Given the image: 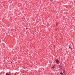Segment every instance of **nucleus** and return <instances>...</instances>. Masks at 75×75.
<instances>
[{
    "instance_id": "nucleus-1",
    "label": "nucleus",
    "mask_w": 75,
    "mask_h": 75,
    "mask_svg": "<svg viewBox=\"0 0 75 75\" xmlns=\"http://www.w3.org/2000/svg\"><path fill=\"white\" fill-rule=\"evenodd\" d=\"M59 68L60 69H62V66L61 64L60 65H59Z\"/></svg>"
},
{
    "instance_id": "nucleus-2",
    "label": "nucleus",
    "mask_w": 75,
    "mask_h": 75,
    "mask_svg": "<svg viewBox=\"0 0 75 75\" xmlns=\"http://www.w3.org/2000/svg\"><path fill=\"white\" fill-rule=\"evenodd\" d=\"M56 61L57 64H58V63H59V61H58V60L56 59Z\"/></svg>"
},
{
    "instance_id": "nucleus-3",
    "label": "nucleus",
    "mask_w": 75,
    "mask_h": 75,
    "mask_svg": "<svg viewBox=\"0 0 75 75\" xmlns=\"http://www.w3.org/2000/svg\"><path fill=\"white\" fill-rule=\"evenodd\" d=\"M63 73H64V74H65V70H64L63 71Z\"/></svg>"
},
{
    "instance_id": "nucleus-4",
    "label": "nucleus",
    "mask_w": 75,
    "mask_h": 75,
    "mask_svg": "<svg viewBox=\"0 0 75 75\" xmlns=\"http://www.w3.org/2000/svg\"><path fill=\"white\" fill-rule=\"evenodd\" d=\"M60 74H61V75H64L63 73H62V72L60 73Z\"/></svg>"
},
{
    "instance_id": "nucleus-5",
    "label": "nucleus",
    "mask_w": 75,
    "mask_h": 75,
    "mask_svg": "<svg viewBox=\"0 0 75 75\" xmlns=\"http://www.w3.org/2000/svg\"><path fill=\"white\" fill-rule=\"evenodd\" d=\"M52 68H53V69L54 68V66L52 67Z\"/></svg>"
},
{
    "instance_id": "nucleus-6",
    "label": "nucleus",
    "mask_w": 75,
    "mask_h": 75,
    "mask_svg": "<svg viewBox=\"0 0 75 75\" xmlns=\"http://www.w3.org/2000/svg\"><path fill=\"white\" fill-rule=\"evenodd\" d=\"M6 75H10L8 74H6Z\"/></svg>"
},
{
    "instance_id": "nucleus-7",
    "label": "nucleus",
    "mask_w": 75,
    "mask_h": 75,
    "mask_svg": "<svg viewBox=\"0 0 75 75\" xmlns=\"http://www.w3.org/2000/svg\"><path fill=\"white\" fill-rule=\"evenodd\" d=\"M69 48H71V47H69Z\"/></svg>"
},
{
    "instance_id": "nucleus-8",
    "label": "nucleus",
    "mask_w": 75,
    "mask_h": 75,
    "mask_svg": "<svg viewBox=\"0 0 75 75\" xmlns=\"http://www.w3.org/2000/svg\"><path fill=\"white\" fill-rule=\"evenodd\" d=\"M26 29H27V28H26Z\"/></svg>"
}]
</instances>
